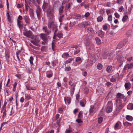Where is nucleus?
<instances>
[{
	"label": "nucleus",
	"mask_w": 133,
	"mask_h": 133,
	"mask_svg": "<svg viewBox=\"0 0 133 133\" xmlns=\"http://www.w3.org/2000/svg\"><path fill=\"white\" fill-rule=\"evenodd\" d=\"M39 40L38 37L36 36L33 37V39L31 41V42L35 45L37 46L39 42Z\"/></svg>",
	"instance_id": "obj_6"
},
{
	"label": "nucleus",
	"mask_w": 133,
	"mask_h": 133,
	"mask_svg": "<svg viewBox=\"0 0 133 133\" xmlns=\"http://www.w3.org/2000/svg\"><path fill=\"white\" fill-rule=\"evenodd\" d=\"M59 114H57L56 115V119L57 120V123L59 127L60 126V124H59L60 121L58 119L59 117Z\"/></svg>",
	"instance_id": "obj_15"
},
{
	"label": "nucleus",
	"mask_w": 133,
	"mask_h": 133,
	"mask_svg": "<svg viewBox=\"0 0 133 133\" xmlns=\"http://www.w3.org/2000/svg\"><path fill=\"white\" fill-rule=\"evenodd\" d=\"M10 15H11V12L9 11L8 10H7L6 11V16L7 19L9 22L11 23H12V21L11 19L12 17L10 16Z\"/></svg>",
	"instance_id": "obj_7"
},
{
	"label": "nucleus",
	"mask_w": 133,
	"mask_h": 133,
	"mask_svg": "<svg viewBox=\"0 0 133 133\" xmlns=\"http://www.w3.org/2000/svg\"><path fill=\"white\" fill-rule=\"evenodd\" d=\"M123 9L124 8L123 6H121L119 9V11L120 12H122V11L123 10Z\"/></svg>",
	"instance_id": "obj_62"
},
{
	"label": "nucleus",
	"mask_w": 133,
	"mask_h": 133,
	"mask_svg": "<svg viewBox=\"0 0 133 133\" xmlns=\"http://www.w3.org/2000/svg\"><path fill=\"white\" fill-rule=\"evenodd\" d=\"M124 95L123 94H122L120 93H118L117 94V95L116 96V97L118 98H119L121 97L124 96Z\"/></svg>",
	"instance_id": "obj_28"
},
{
	"label": "nucleus",
	"mask_w": 133,
	"mask_h": 133,
	"mask_svg": "<svg viewBox=\"0 0 133 133\" xmlns=\"http://www.w3.org/2000/svg\"><path fill=\"white\" fill-rule=\"evenodd\" d=\"M108 54L106 53H104L103 55V57L104 59H106Z\"/></svg>",
	"instance_id": "obj_45"
},
{
	"label": "nucleus",
	"mask_w": 133,
	"mask_h": 133,
	"mask_svg": "<svg viewBox=\"0 0 133 133\" xmlns=\"http://www.w3.org/2000/svg\"><path fill=\"white\" fill-rule=\"evenodd\" d=\"M114 15L116 18H119V15L117 13H115Z\"/></svg>",
	"instance_id": "obj_56"
},
{
	"label": "nucleus",
	"mask_w": 133,
	"mask_h": 133,
	"mask_svg": "<svg viewBox=\"0 0 133 133\" xmlns=\"http://www.w3.org/2000/svg\"><path fill=\"white\" fill-rule=\"evenodd\" d=\"M22 17L21 15H19L18 16V18L17 19V21H22Z\"/></svg>",
	"instance_id": "obj_43"
},
{
	"label": "nucleus",
	"mask_w": 133,
	"mask_h": 133,
	"mask_svg": "<svg viewBox=\"0 0 133 133\" xmlns=\"http://www.w3.org/2000/svg\"><path fill=\"white\" fill-rule=\"evenodd\" d=\"M95 39L97 44H100L101 43V40L98 37H96Z\"/></svg>",
	"instance_id": "obj_18"
},
{
	"label": "nucleus",
	"mask_w": 133,
	"mask_h": 133,
	"mask_svg": "<svg viewBox=\"0 0 133 133\" xmlns=\"http://www.w3.org/2000/svg\"><path fill=\"white\" fill-rule=\"evenodd\" d=\"M83 23L84 27L90 24V23L88 22H84Z\"/></svg>",
	"instance_id": "obj_36"
},
{
	"label": "nucleus",
	"mask_w": 133,
	"mask_h": 133,
	"mask_svg": "<svg viewBox=\"0 0 133 133\" xmlns=\"http://www.w3.org/2000/svg\"><path fill=\"white\" fill-rule=\"evenodd\" d=\"M72 131L70 130L66 129L65 131L66 133H70Z\"/></svg>",
	"instance_id": "obj_63"
},
{
	"label": "nucleus",
	"mask_w": 133,
	"mask_h": 133,
	"mask_svg": "<svg viewBox=\"0 0 133 133\" xmlns=\"http://www.w3.org/2000/svg\"><path fill=\"white\" fill-rule=\"evenodd\" d=\"M103 19V18L102 17L100 16L98 17L97 19V20L98 22H101L102 21Z\"/></svg>",
	"instance_id": "obj_30"
},
{
	"label": "nucleus",
	"mask_w": 133,
	"mask_h": 133,
	"mask_svg": "<svg viewBox=\"0 0 133 133\" xmlns=\"http://www.w3.org/2000/svg\"><path fill=\"white\" fill-rule=\"evenodd\" d=\"M130 85V84L129 83H126L125 84L124 86L126 89L130 88L129 87Z\"/></svg>",
	"instance_id": "obj_34"
},
{
	"label": "nucleus",
	"mask_w": 133,
	"mask_h": 133,
	"mask_svg": "<svg viewBox=\"0 0 133 133\" xmlns=\"http://www.w3.org/2000/svg\"><path fill=\"white\" fill-rule=\"evenodd\" d=\"M102 65L100 63L98 64L97 66V69L99 70L101 69L102 68Z\"/></svg>",
	"instance_id": "obj_31"
},
{
	"label": "nucleus",
	"mask_w": 133,
	"mask_h": 133,
	"mask_svg": "<svg viewBox=\"0 0 133 133\" xmlns=\"http://www.w3.org/2000/svg\"><path fill=\"white\" fill-rule=\"evenodd\" d=\"M57 36L59 38H61L62 37V36H63V34L62 33V32H58L57 35L56 34L53 37V38L54 39H55V37Z\"/></svg>",
	"instance_id": "obj_14"
},
{
	"label": "nucleus",
	"mask_w": 133,
	"mask_h": 133,
	"mask_svg": "<svg viewBox=\"0 0 133 133\" xmlns=\"http://www.w3.org/2000/svg\"><path fill=\"white\" fill-rule=\"evenodd\" d=\"M5 56L6 59H7L9 57V56L8 52H5Z\"/></svg>",
	"instance_id": "obj_53"
},
{
	"label": "nucleus",
	"mask_w": 133,
	"mask_h": 133,
	"mask_svg": "<svg viewBox=\"0 0 133 133\" xmlns=\"http://www.w3.org/2000/svg\"><path fill=\"white\" fill-rule=\"evenodd\" d=\"M112 17L111 15H109L108 16V20L109 21H112Z\"/></svg>",
	"instance_id": "obj_42"
},
{
	"label": "nucleus",
	"mask_w": 133,
	"mask_h": 133,
	"mask_svg": "<svg viewBox=\"0 0 133 133\" xmlns=\"http://www.w3.org/2000/svg\"><path fill=\"white\" fill-rule=\"evenodd\" d=\"M104 91V89L102 88H100V89L99 90V92L101 94L103 92V91Z\"/></svg>",
	"instance_id": "obj_54"
},
{
	"label": "nucleus",
	"mask_w": 133,
	"mask_h": 133,
	"mask_svg": "<svg viewBox=\"0 0 133 133\" xmlns=\"http://www.w3.org/2000/svg\"><path fill=\"white\" fill-rule=\"evenodd\" d=\"M71 69L70 66H66L65 68V71H68L70 70Z\"/></svg>",
	"instance_id": "obj_44"
},
{
	"label": "nucleus",
	"mask_w": 133,
	"mask_h": 133,
	"mask_svg": "<svg viewBox=\"0 0 133 133\" xmlns=\"http://www.w3.org/2000/svg\"><path fill=\"white\" fill-rule=\"evenodd\" d=\"M94 107H91L89 112L90 113H92L94 112Z\"/></svg>",
	"instance_id": "obj_37"
},
{
	"label": "nucleus",
	"mask_w": 133,
	"mask_h": 133,
	"mask_svg": "<svg viewBox=\"0 0 133 133\" xmlns=\"http://www.w3.org/2000/svg\"><path fill=\"white\" fill-rule=\"evenodd\" d=\"M125 118L126 119L130 121H132L133 120V117L129 115L126 116Z\"/></svg>",
	"instance_id": "obj_17"
},
{
	"label": "nucleus",
	"mask_w": 133,
	"mask_h": 133,
	"mask_svg": "<svg viewBox=\"0 0 133 133\" xmlns=\"http://www.w3.org/2000/svg\"><path fill=\"white\" fill-rule=\"evenodd\" d=\"M15 76L19 79H20L21 78V75L20 74H16Z\"/></svg>",
	"instance_id": "obj_50"
},
{
	"label": "nucleus",
	"mask_w": 133,
	"mask_h": 133,
	"mask_svg": "<svg viewBox=\"0 0 133 133\" xmlns=\"http://www.w3.org/2000/svg\"><path fill=\"white\" fill-rule=\"evenodd\" d=\"M10 79H9L8 80L6 84V86L7 87H10V85L8 86V84L10 82Z\"/></svg>",
	"instance_id": "obj_57"
},
{
	"label": "nucleus",
	"mask_w": 133,
	"mask_h": 133,
	"mask_svg": "<svg viewBox=\"0 0 133 133\" xmlns=\"http://www.w3.org/2000/svg\"><path fill=\"white\" fill-rule=\"evenodd\" d=\"M64 101L65 103L67 102L68 104H69L70 102V99L69 97H67L66 98H64Z\"/></svg>",
	"instance_id": "obj_24"
},
{
	"label": "nucleus",
	"mask_w": 133,
	"mask_h": 133,
	"mask_svg": "<svg viewBox=\"0 0 133 133\" xmlns=\"http://www.w3.org/2000/svg\"><path fill=\"white\" fill-rule=\"evenodd\" d=\"M32 34V32L30 30L24 33V35L28 38H30Z\"/></svg>",
	"instance_id": "obj_10"
},
{
	"label": "nucleus",
	"mask_w": 133,
	"mask_h": 133,
	"mask_svg": "<svg viewBox=\"0 0 133 133\" xmlns=\"http://www.w3.org/2000/svg\"><path fill=\"white\" fill-rule=\"evenodd\" d=\"M75 84L74 83L72 84L71 85V96L73 95L74 94L75 90Z\"/></svg>",
	"instance_id": "obj_11"
},
{
	"label": "nucleus",
	"mask_w": 133,
	"mask_h": 133,
	"mask_svg": "<svg viewBox=\"0 0 133 133\" xmlns=\"http://www.w3.org/2000/svg\"><path fill=\"white\" fill-rule=\"evenodd\" d=\"M83 23L82 22L80 24H78V26L80 27H84Z\"/></svg>",
	"instance_id": "obj_46"
},
{
	"label": "nucleus",
	"mask_w": 133,
	"mask_h": 133,
	"mask_svg": "<svg viewBox=\"0 0 133 133\" xmlns=\"http://www.w3.org/2000/svg\"><path fill=\"white\" fill-rule=\"evenodd\" d=\"M81 59V58L79 57H77L76 58V61L78 62L80 61Z\"/></svg>",
	"instance_id": "obj_59"
},
{
	"label": "nucleus",
	"mask_w": 133,
	"mask_h": 133,
	"mask_svg": "<svg viewBox=\"0 0 133 133\" xmlns=\"http://www.w3.org/2000/svg\"><path fill=\"white\" fill-rule=\"evenodd\" d=\"M43 10L46 13L47 16L50 17V4L49 2H44L43 5Z\"/></svg>",
	"instance_id": "obj_2"
},
{
	"label": "nucleus",
	"mask_w": 133,
	"mask_h": 133,
	"mask_svg": "<svg viewBox=\"0 0 133 133\" xmlns=\"http://www.w3.org/2000/svg\"><path fill=\"white\" fill-rule=\"evenodd\" d=\"M113 57V55L112 54L110 53L108 55L106 59H112Z\"/></svg>",
	"instance_id": "obj_22"
},
{
	"label": "nucleus",
	"mask_w": 133,
	"mask_h": 133,
	"mask_svg": "<svg viewBox=\"0 0 133 133\" xmlns=\"http://www.w3.org/2000/svg\"><path fill=\"white\" fill-rule=\"evenodd\" d=\"M24 98L23 97H21L20 100V102L21 103H23L24 102Z\"/></svg>",
	"instance_id": "obj_55"
},
{
	"label": "nucleus",
	"mask_w": 133,
	"mask_h": 133,
	"mask_svg": "<svg viewBox=\"0 0 133 133\" xmlns=\"http://www.w3.org/2000/svg\"><path fill=\"white\" fill-rule=\"evenodd\" d=\"M54 16L52 12L50 11V28L54 32V34L55 35L56 32L58 31L57 26V25L55 22Z\"/></svg>",
	"instance_id": "obj_1"
},
{
	"label": "nucleus",
	"mask_w": 133,
	"mask_h": 133,
	"mask_svg": "<svg viewBox=\"0 0 133 133\" xmlns=\"http://www.w3.org/2000/svg\"><path fill=\"white\" fill-rule=\"evenodd\" d=\"M6 112H3V116H2V118L4 119L5 117H6Z\"/></svg>",
	"instance_id": "obj_49"
},
{
	"label": "nucleus",
	"mask_w": 133,
	"mask_h": 133,
	"mask_svg": "<svg viewBox=\"0 0 133 133\" xmlns=\"http://www.w3.org/2000/svg\"><path fill=\"white\" fill-rule=\"evenodd\" d=\"M30 15L32 19H34L35 18L34 14L33 12V10L32 9L31 10L30 12Z\"/></svg>",
	"instance_id": "obj_19"
},
{
	"label": "nucleus",
	"mask_w": 133,
	"mask_h": 133,
	"mask_svg": "<svg viewBox=\"0 0 133 133\" xmlns=\"http://www.w3.org/2000/svg\"><path fill=\"white\" fill-rule=\"evenodd\" d=\"M98 36L101 38H103L104 36V33L101 30H99L98 32Z\"/></svg>",
	"instance_id": "obj_13"
},
{
	"label": "nucleus",
	"mask_w": 133,
	"mask_h": 133,
	"mask_svg": "<svg viewBox=\"0 0 133 133\" xmlns=\"http://www.w3.org/2000/svg\"><path fill=\"white\" fill-rule=\"evenodd\" d=\"M84 90L85 91V94H87L89 92V90L88 88H85Z\"/></svg>",
	"instance_id": "obj_58"
},
{
	"label": "nucleus",
	"mask_w": 133,
	"mask_h": 133,
	"mask_svg": "<svg viewBox=\"0 0 133 133\" xmlns=\"http://www.w3.org/2000/svg\"><path fill=\"white\" fill-rule=\"evenodd\" d=\"M24 20L27 25H29L30 23V19L29 17L26 15L23 17Z\"/></svg>",
	"instance_id": "obj_8"
},
{
	"label": "nucleus",
	"mask_w": 133,
	"mask_h": 133,
	"mask_svg": "<svg viewBox=\"0 0 133 133\" xmlns=\"http://www.w3.org/2000/svg\"><path fill=\"white\" fill-rule=\"evenodd\" d=\"M128 16L126 15L125 16H124L122 18V21L123 22H125L127 21V20L128 18Z\"/></svg>",
	"instance_id": "obj_27"
},
{
	"label": "nucleus",
	"mask_w": 133,
	"mask_h": 133,
	"mask_svg": "<svg viewBox=\"0 0 133 133\" xmlns=\"http://www.w3.org/2000/svg\"><path fill=\"white\" fill-rule=\"evenodd\" d=\"M127 108L129 110H133V104L132 103H130L127 106Z\"/></svg>",
	"instance_id": "obj_16"
},
{
	"label": "nucleus",
	"mask_w": 133,
	"mask_h": 133,
	"mask_svg": "<svg viewBox=\"0 0 133 133\" xmlns=\"http://www.w3.org/2000/svg\"><path fill=\"white\" fill-rule=\"evenodd\" d=\"M76 121L78 123L82 122V121L81 118H79L78 119H77L76 120Z\"/></svg>",
	"instance_id": "obj_51"
},
{
	"label": "nucleus",
	"mask_w": 133,
	"mask_h": 133,
	"mask_svg": "<svg viewBox=\"0 0 133 133\" xmlns=\"http://www.w3.org/2000/svg\"><path fill=\"white\" fill-rule=\"evenodd\" d=\"M55 47V45L54 43L52 42V47L53 50H54V48Z\"/></svg>",
	"instance_id": "obj_60"
},
{
	"label": "nucleus",
	"mask_w": 133,
	"mask_h": 133,
	"mask_svg": "<svg viewBox=\"0 0 133 133\" xmlns=\"http://www.w3.org/2000/svg\"><path fill=\"white\" fill-rule=\"evenodd\" d=\"M9 122V121H7L6 122H3L2 123L1 125V127L0 128L1 129L3 127V126L5 124H7Z\"/></svg>",
	"instance_id": "obj_39"
},
{
	"label": "nucleus",
	"mask_w": 133,
	"mask_h": 133,
	"mask_svg": "<svg viewBox=\"0 0 133 133\" xmlns=\"http://www.w3.org/2000/svg\"><path fill=\"white\" fill-rule=\"evenodd\" d=\"M85 100H81L80 101V105L82 107H84L85 106V104L84 103V102H85Z\"/></svg>",
	"instance_id": "obj_21"
},
{
	"label": "nucleus",
	"mask_w": 133,
	"mask_h": 133,
	"mask_svg": "<svg viewBox=\"0 0 133 133\" xmlns=\"http://www.w3.org/2000/svg\"><path fill=\"white\" fill-rule=\"evenodd\" d=\"M69 55V54L68 53H67V52L63 54L62 55V57H63L64 58V56H66L67 57Z\"/></svg>",
	"instance_id": "obj_52"
},
{
	"label": "nucleus",
	"mask_w": 133,
	"mask_h": 133,
	"mask_svg": "<svg viewBox=\"0 0 133 133\" xmlns=\"http://www.w3.org/2000/svg\"><path fill=\"white\" fill-rule=\"evenodd\" d=\"M112 110V108L110 107H108L107 108V112L108 113L111 112Z\"/></svg>",
	"instance_id": "obj_20"
},
{
	"label": "nucleus",
	"mask_w": 133,
	"mask_h": 133,
	"mask_svg": "<svg viewBox=\"0 0 133 133\" xmlns=\"http://www.w3.org/2000/svg\"><path fill=\"white\" fill-rule=\"evenodd\" d=\"M17 23L18 25L19 28L20 29H22L23 27V23L22 21H17Z\"/></svg>",
	"instance_id": "obj_12"
},
{
	"label": "nucleus",
	"mask_w": 133,
	"mask_h": 133,
	"mask_svg": "<svg viewBox=\"0 0 133 133\" xmlns=\"http://www.w3.org/2000/svg\"><path fill=\"white\" fill-rule=\"evenodd\" d=\"M128 39H124L122 41L119 43L117 45V48L118 49H120L124 46L128 42Z\"/></svg>",
	"instance_id": "obj_5"
},
{
	"label": "nucleus",
	"mask_w": 133,
	"mask_h": 133,
	"mask_svg": "<svg viewBox=\"0 0 133 133\" xmlns=\"http://www.w3.org/2000/svg\"><path fill=\"white\" fill-rule=\"evenodd\" d=\"M34 60V58L33 57L31 56L30 58V59H29V61L30 62V63L31 64H32L33 63V61Z\"/></svg>",
	"instance_id": "obj_32"
},
{
	"label": "nucleus",
	"mask_w": 133,
	"mask_h": 133,
	"mask_svg": "<svg viewBox=\"0 0 133 133\" xmlns=\"http://www.w3.org/2000/svg\"><path fill=\"white\" fill-rule=\"evenodd\" d=\"M119 125V124H118V123H117L116 124H115V126H114V128L115 129V130H116L117 127H118Z\"/></svg>",
	"instance_id": "obj_47"
},
{
	"label": "nucleus",
	"mask_w": 133,
	"mask_h": 133,
	"mask_svg": "<svg viewBox=\"0 0 133 133\" xmlns=\"http://www.w3.org/2000/svg\"><path fill=\"white\" fill-rule=\"evenodd\" d=\"M127 67L128 69H130L132 68L133 67V64H127Z\"/></svg>",
	"instance_id": "obj_33"
},
{
	"label": "nucleus",
	"mask_w": 133,
	"mask_h": 133,
	"mask_svg": "<svg viewBox=\"0 0 133 133\" xmlns=\"http://www.w3.org/2000/svg\"><path fill=\"white\" fill-rule=\"evenodd\" d=\"M45 49L46 48L45 46H42L41 48V50L42 51H44Z\"/></svg>",
	"instance_id": "obj_64"
},
{
	"label": "nucleus",
	"mask_w": 133,
	"mask_h": 133,
	"mask_svg": "<svg viewBox=\"0 0 133 133\" xmlns=\"http://www.w3.org/2000/svg\"><path fill=\"white\" fill-rule=\"evenodd\" d=\"M33 3L36 7V13L38 19H41L42 14V9L36 3L35 0H33Z\"/></svg>",
	"instance_id": "obj_3"
},
{
	"label": "nucleus",
	"mask_w": 133,
	"mask_h": 133,
	"mask_svg": "<svg viewBox=\"0 0 133 133\" xmlns=\"http://www.w3.org/2000/svg\"><path fill=\"white\" fill-rule=\"evenodd\" d=\"M79 95H76V101L77 102H78L79 101Z\"/></svg>",
	"instance_id": "obj_48"
},
{
	"label": "nucleus",
	"mask_w": 133,
	"mask_h": 133,
	"mask_svg": "<svg viewBox=\"0 0 133 133\" xmlns=\"http://www.w3.org/2000/svg\"><path fill=\"white\" fill-rule=\"evenodd\" d=\"M131 31L130 30H129L128 31L127 33H126L127 36L128 37L130 36L131 35Z\"/></svg>",
	"instance_id": "obj_41"
},
{
	"label": "nucleus",
	"mask_w": 133,
	"mask_h": 133,
	"mask_svg": "<svg viewBox=\"0 0 133 133\" xmlns=\"http://www.w3.org/2000/svg\"><path fill=\"white\" fill-rule=\"evenodd\" d=\"M103 118L102 117L98 118V123H101L103 121Z\"/></svg>",
	"instance_id": "obj_35"
},
{
	"label": "nucleus",
	"mask_w": 133,
	"mask_h": 133,
	"mask_svg": "<svg viewBox=\"0 0 133 133\" xmlns=\"http://www.w3.org/2000/svg\"><path fill=\"white\" fill-rule=\"evenodd\" d=\"M103 29L104 30H106L107 29V28H108L107 26L105 25H103Z\"/></svg>",
	"instance_id": "obj_61"
},
{
	"label": "nucleus",
	"mask_w": 133,
	"mask_h": 133,
	"mask_svg": "<svg viewBox=\"0 0 133 133\" xmlns=\"http://www.w3.org/2000/svg\"><path fill=\"white\" fill-rule=\"evenodd\" d=\"M63 6L62 5L60 8L59 10L60 13H62L63 9Z\"/></svg>",
	"instance_id": "obj_40"
},
{
	"label": "nucleus",
	"mask_w": 133,
	"mask_h": 133,
	"mask_svg": "<svg viewBox=\"0 0 133 133\" xmlns=\"http://www.w3.org/2000/svg\"><path fill=\"white\" fill-rule=\"evenodd\" d=\"M73 60V59L71 58L69 59L68 60L66 61H65V63L66 64H68V63H70Z\"/></svg>",
	"instance_id": "obj_38"
},
{
	"label": "nucleus",
	"mask_w": 133,
	"mask_h": 133,
	"mask_svg": "<svg viewBox=\"0 0 133 133\" xmlns=\"http://www.w3.org/2000/svg\"><path fill=\"white\" fill-rule=\"evenodd\" d=\"M83 112L82 111H81L79 113L78 115V117L79 118H82L83 116Z\"/></svg>",
	"instance_id": "obj_29"
},
{
	"label": "nucleus",
	"mask_w": 133,
	"mask_h": 133,
	"mask_svg": "<svg viewBox=\"0 0 133 133\" xmlns=\"http://www.w3.org/2000/svg\"><path fill=\"white\" fill-rule=\"evenodd\" d=\"M117 107L119 109H122L123 107V105L122 103L121 99L118 100L117 102Z\"/></svg>",
	"instance_id": "obj_9"
},
{
	"label": "nucleus",
	"mask_w": 133,
	"mask_h": 133,
	"mask_svg": "<svg viewBox=\"0 0 133 133\" xmlns=\"http://www.w3.org/2000/svg\"><path fill=\"white\" fill-rule=\"evenodd\" d=\"M26 87L27 90H34L36 89V88L35 87L34 88H33L32 87H30L29 85H26Z\"/></svg>",
	"instance_id": "obj_25"
},
{
	"label": "nucleus",
	"mask_w": 133,
	"mask_h": 133,
	"mask_svg": "<svg viewBox=\"0 0 133 133\" xmlns=\"http://www.w3.org/2000/svg\"><path fill=\"white\" fill-rule=\"evenodd\" d=\"M112 67L111 65L109 66L106 68V71L108 72L110 71L112 69Z\"/></svg>",
	"instance_id": "obj_26"
},
{
	"label": "nucleus",
	"mask_w": 133,
	"mask_h": 133,
	"mask_svg": "<svg viewBox=\"0 0 133 133\" xmlns=\"http://www.w3.org/2000/svg\"><path fill=\"white\" fill-rule=\"evenodd\" d=\"M43 30L46 34V35L44 34H41L40 36L42 39L44 41H46L47 40V35L49 34V30L47 29L46 26H44L43 27Z\"/></svg>",
	"instance_id": "obj_4"
},
{
	"label": "nucleus",
	"mask_w": 133,
	"mask_h": 133,
	"mask_svg": "<svg viewBox=\"0 0 133 133\" xmlns=\"http://www.w3.org/2000/svg\"><path fill=\"white\" fill-rule=\"evenodd\" d=\"M25 98L26 100H28L31 98V97L30 95L29 94H25Z\"/></svg>",
	"instance_id": "obj_23"
}]
</instances>
